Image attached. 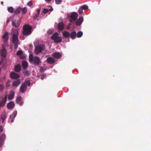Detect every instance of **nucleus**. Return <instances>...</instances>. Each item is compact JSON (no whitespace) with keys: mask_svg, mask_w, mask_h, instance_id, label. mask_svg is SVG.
<instances>
[{"mask_svg":"<svg viewBox=\"0 0 151 151\" xmlns=\"http://www.w3.org/2000/svg\"><path fill=\"white\" fill-rule=\"evenodd\" d=\"M7 115V114L6 112H3L1 114L0 119L2 121V123H3L5 120Z\"/></svg>","mask_w":151,"mask_h":151,"instance_id":"17","label":"nucleus"},{"mask_svg":"<svg viewBox=\"0 0 151 151\" xmlns=\"http://www.w3.org/2000/svg\"><path fill=\"white\" fill-rule=\"evenodd\" d=\"M10 85V81L7 82L6 83V87H9Z\"/></svg>","mask_w":151,"mask_h":151,"instance_id":"46","label":"nucleus"},{"mask_svg":"<svg viewBox=\"0 0 151 151\" xmlns=\"http://www.w3.org/2000/svg\"><path fill=\"white\" fill-rule=\"evenodd\" d=\"M25 83H26L27 85L28 86H29L30 85V82L29 81H27Z\"/></svg>","mask_w":151,"mask_h":151,"instance_id":"45","label":"nucleus"},{"mask_svg":"<svg viewBox=\"0 0 151 151\" xmlns=\"http://www.w3.org/2000/svg\"><path fill=\"white\" fill-rule=\"evenodd\" d=\"M27 10V8L26 7H24L23 8H21V12H22L23 14H25Z\"/></svg>","mask_w":151,"mask_h":151,"instance_id":"27","label":"nucleus"},{"mask_svg":"<svg viewBox=\"0 0 151 151\" xmlns=\"http://www.w3.org/2000/svg\"><path fill=\"white\" fill-rule=\"evenodd\" d=\"M40 9H38L37 10V14L38 15H39L40 14Z\"/></svg>","mask_w":151,"mask_h":151,"instance_id":"47","label":"nucleus"},{"mask_svg":"<svg viewBox=\"0 0 151 151\" xmlns=\"http://www.w3.org/2000/svg\"><path fill=\"white\" fill-rule=\"evenodd\" d=\"M47 62L49 64H53L55 62L54 59L52 57H48L47 59Z\"/></svg>","mask_w":151,"mask_h":151,"instance_id":"21","label":"nucleus"},{"mask_svg":"<svg viewBox=\"0 0 151 151\" xmlns=\"http://www.w3.org/2000/svg\"><path fill=\"white\" fill-rule=\"evenodd\" d=\"M9 20H7V21H6V23H9Z\"/></svg>","mask_w":151,"mask_h":151,"instance_id":"52","label":"nucleus"},{"mask_svg":"<svg viewBox=\"0 0 151 151\" xmlns=\"http://www.w3.org/2000/svg\"><path fill=\"white\" fill-rule=\"evenodd\" d=\"M78 17V15L76 12H73L72 13L70 17L69 21L71 23H73L76 21Z\"/></svg>","mask_w":151,"mask_h":151,"instance_id":"5","label":"nucleus"},{"mask_svg":"<svg viewBox=\"0 0 151 151\" xmlns=\"http://www.w3.org/2000/svg\"><path fill=\"white\" fill-rule=\"evenodd\" d=\"M52 8H51L49 10V11H52Z\"/></svg>","mask_w":151,"mask_h":151,"instance_id":"50","label":"nucleus"},{"mask_svg":"<svg viewBox=\"0 0 151 151\" xmlns=\"http://www.w3.org/2000/svg\"><path fill=\"white\" fill-rule=\"evenodd\" d=\"M45 49V46L42 45L36 46L35 48V53L37 55L40 53L41 52Z\"/></svg>","mask_w":151,"mask_h":151,"instance_id":"4","label":"nucleus"},{"mask_svg":"<svg viewBox=\"0 0 151 151\" xmlns=\"http://www.w3.org/2000/svg\"><path fill=\"white\" fill-rule=\"evenodd\" d=\"M14 96V92L13 91H12L10 93L9 95L8 99H9L11 100L13 98Z\"/></svg>","mask_w":151,"mask_h":151,"instance_id":"22","label":"nucleus"},{"mask_svg":"<svg viewBox=\"0 0 151 151\" xmlns=\"http://www.w3.org/2000/svg\"><path fill=\"white\" fill-rule=\"evenodd\" d=\"M58 27L59 30H62L64 28V24L63 22H59L58 24Z\"/></svg>","mask_w":151,"mask_h":151,"instance_id":"19","label":"nucleus"},{"mask_svg":"<svg viewBox=\"0 0 151 151\" xmlns=\"http://www.w3.org/2000/svg\"><path fill=\"white\" fill-rule=\"evenodd\" d=\"M49 11V10L47 9H45L43 11V12L44 14H46Z\"/></svg>","mask_w":151,"mask_h":151,"instance_id":"38","label":"nucleus"},{"mask_svg":"<svg viewBox=\"0 0 151 151\" xmlns=\"http://www.w3.org/2000/svg\"><path fill=\"white\" fill-rule=\"evenodd\" d=\"M39 15H38L37 14H35V16L34 17V18L35 19H37L39 16Z\"/></svg>","mask_w":151,"mask_h":151,"instance_id":"48","label":"nucleus"},{"mask_svg":"<svg viewBox=\"0 0 151 151\" xmlns=\"http://www.w3.org/2000/svg\"><path fill=\"white\" fill-rule=\"evenodd\" d=\"M63 36L65 38H67L70 36V33L67 31H64L63 33Z\"/></svg>","mask_w":151,"mask_h":151,"instance_id":"23","label":"nucleus"},{"mask_svg":"<svg viewBox=\"0 0 151 151\" xmlns=\"http://www.w3.org/2000/svg\"><path fill=\"white\" fill-rule=\"evenodd\" d=\"M21 69V66L20 64H18L15 66L14 70L15 72H19Z\"/></svg>","mask_w":151,"mask_h":151,"instance_id":"18","label":"nucleus"},{"mask_svg":"<svg viewBox=\"0 0 151 151\" xmlns=\"http://www.w3.org/2000/svg\"><path fill=\"white\" fill-rule=\"evenodd\" d=\"M24 75L27 76H29L30 74L29 73V71L28 70L24 72Z\"/></svg>","mask_w":151,"mask_h":151,"instance_id":"36","label":"nucleus"},{"mask_svg":"<svg viewBox=\"0 0 151 151\" xmlns=\"http://www.w3.org/2000/svg\"><path fill=\"white\" fill-rule=\"evenodd\" d=\"M45 76V75L44 74H42L40 76V79L42 80H43Z\"/></svg>","mask_w":151,"mask_h":151,"instance_id":"41","label":"nucleus"},{"mask_svg":"<svg viewBox=\"0 0 151 151\" xmlns=\"http://www.w3.org/2000/svg\"><path fill=\"white\" fill-rule=\"evenodd\" d=\"M62 2L61 0H55V2L56 4H59Z\"/></svg>","mask_w":151,"mask_h":151,"instance_id":"33","label":"nucleus"},{"mask_svg":"<svg viewBox=\"0 0 151 151\" xmlns=\"http://www.w3.org/2000/svg\"><path fill=\"white\" fill-rule=\"evenodd\" d=\"M71 26V23H70L68 25L66 28L67 29H70V28Z\"/></svg>","mask_w":151,"mask_h":151,"instance_id":"42","label":"nucleus"},{"mask_svg":"<svg viewBox=\"0 0 151 151\" xmlns=\"http://www.w3.org/2000/svg\"><path fill=\"white\" fill-rule=\"evenodd\" d=\"M21 23V22L19 20L14 19L12 21V26L16 28L19 27Z\"/></svg>","mask_w":151,"mask_h":151,"instance_id":"6","label":"nucleus"},{"mask_svg":"<svg viewBox=\"0 0 151 151\" xmlns=\"http://www.w3.org/2000/svg\"><path fill=\"white\" fill-rule=\"evenodd\" d=\"M5 139V134H2L0 137V147L3 146Z\"/></svg>","mask_w":151,"mask_h":151,"instance_id":"8","label":"nucleus"},{"mask_svg":"<svg viewBox=\"0 0 151 151\" xmlns=\"http://www.w3.org/2000/svg\"><path fill=\"white\" fill-rule=\"evenodd\" d=\"M33 63L34 65H35L36 66H38L41 63V61L38 57L35 56L34 57V59Z\"/></svg>","mask_w":151,"mask_h":151,"instance_id":"7","label":"nucleus"},{"mask_svg":"<svg viewBox=\"0 0 151 151\" xmlns=\"http://www.w3.org/2000/svg\"><path fill=\"white\" fill-rule=\"evenodd\" d=\"M33 4L32 2V1H30L27 4V5L28 6H31Z\"/></svg>","mask_w":151,"mask_h":151,"instance_id":"35","label":"nucleus"},{"mask_svg":"<svg viewBox=\"0 0 151 151\" xmlns=\"http://www.w3.org/2000/svg\"><path fill=\"white\" fill-rule=\"evenodd\" d=\"M32 27L28 24H25L23 27V34L24 35H28L32 32Z\"/></svg>","mask_w":151,"mask_h":151,"instance_id":"1","label":"nucleus"},{"mask_svg":"<svg viewBox=\"0 0 151 151\" xmlns=\"http://www.w3.org/2000/svg\"><path fill=\"white\" fill-rule=\"evenodd\" d=\"M19 104L20 105L22 106L23 104V101H22L20 102Z\"/></svg>","mask_w":151,"mask_h":151,"instance_id":"49","label":"nucleus"},{"mask_svg":"<svg viewBox=\"0 0 151 151\" xmlns=\"http://www.w3.org/2000/svg\"><path fill=\"white\" fill-rule=\"evenodd\" d=\"M45 1L47 2H49L51 0H45Z\"/></svg>","mask_w":151,"mask_h":151,"instance_id":"51","label":"nucleus"},{"mask_svg":"<svg viewBox=\"0 0 151 151\" xmlns=\"http://www.w3.org/2000/svg\"><path fill=\"white\" fill-rule=\"evenodd\" d=\"M23 53V52L21 50H19L17 51V54L18 55H20Z\"/></svg>","mask_w":151,"mask_h":151,"instance_id":"34","label":"nucleus"},{"mask_svg":"<svg viewBox=\"0 0 151 151\" xmlns=\"http://www.w3.org/2000/svg\"><path fill=\"white\" fill-rule=\"evenodd\" d=\"M83 21V19L82 17H80L77 19L76 22V25L77 26H80Z\"/></svg>","mask_w":151,"mask_h":151,"instance_id":"12","label":"nucleus"},{"mask_svg":"<svg viewBox=\"0 0 151 151\" xmlns=\"http://www.w3.org/2000/svg\"><path fill=\"white\" fill-rule=\"evenodd\" d=\"M53 56L55 58H60L61 57L62 55L59 52H55L53 54Z\"/></svg>","mask_w":151,"mask_h":151,"instance_id":"20","label":"nucleus"},{"mask_svg":"<svg viewBox=\"0 0 151 151\" xmlns=\"http://www.w3.org/2000/svg\"><path fill=\"white\" fill-rule=\"evenodd\" d=\"M14 106L15 104L14 102L11 101L7 104V106L8 109H11L14 107Z\"/></svg>","mask_w":151,"mask_h":151,"instance_id":"16","label":"nucleus"},{"mask_svg":"<svg viewBox=\"0 0 151 151\" xmlns=\"http://www.w3.org/2000/svg\"><path fill=\"white\" fill-rule=\"evenodd\" d=\"M45 70L43 67H41L40 68V71L41 73H42Z\"/></svg>","mask_w":151,"mask_h":151,"instance_id":"37","label":"nucleus"},{"mask_svg":"<svg viewBox=\"0 0 151 151\" xmlns=\"http://www.w3.org/2000/svg\"><path fill=\"white\" fill-rule=\"evenodd\" d=\"M76 32L75 31H73L71 32L70 34V36L71 39H74L76 38Z\"/></svg>","mask_w":151,"mask_h":151,"instance_id":"25","label":"nucleus"},{"mask_svg":"<svg viewBox=\"0 0 151 151\" xmlns=\"http://www.w3.org/2000/svg\"><path fill=\"white\" fill-rule=\"evenodd\" d=\"M7 9L9 12L11 13H13L14 12L13 7L12 6L8 7Z\"/></svg>","mask_w":151,"mask_h":151,"instance_id":"30","label":"nucleus"},{"mask_svg":"<svg viewBox=\"0 0 151 151\" xmlns=\"http://www.w3.org/2000/svg\"><path fill=\"white\" fill-rule=\"evenodd\" d=\"M21 83V81L20 79H17L14 81L13 82L12 86L13 87H17L19 86Z\"/></svg>","mask_w":151,"mask_h":151,"instance_id":"13","label":"nucleus"},{"mask_svg":"<svg viewBox=\"0 0 151 151\" xmlns=\"http://www.w3.org/2000/svg\"><path fill=\"white\" fill-rule=\"evenodd\" d=\"M27 89V84L22 83L20 86V91L21 93H23L25 92Z\"/></svg>","mask_w":151,"mask_h":151,"instance_id":"10","label":"nucleus"},{"mask_svg":"<svg viewBox=\"0 0 151 151\" xmlns=\"http://www.w3.org/2000/svg\"><path fill=\"white\" fill-rule=\"evenodd\" d=\"M34 58L32 55H30L29 56V60L30 62H33L34 60Z\"/></svg>","mask_w":151,"mask_h":151,"instance_id":"31","label":"nucleus"},{"mask_svg":"<svg viewBox=\"0 0 151 151\" xmlns=\"http://www.w3.org/2000/svg\"><path fill=\"white\" fill-rule=\"evenodd\" d=\"M3 4V1H2V2H1V4Z\"/></svg>","mask_w":151,"mask_h":151,"instance_id":"53","label":"nucleus"},{"mask_svg":"<svg viewBox=\"0 0 151 151\" xmlns=\"http://www.w3.org/2000/svg\"><path fill=\"white\" fill-rule=\"evenodd\" d=\"M83 33L81 31H79L77 33L76 35L77 37L78 38L81 37L83 35Z\"/></svg>","mask_w":151,"mask_h":151,"instance_id":"29","label":"nucleus"},{"mask_svg":"<svg viewBox=\"0 0 151 151\" xmlns=\"http://www.w3.org/2000/svg\"><path fill=\"white\" fill-rule=\"evenodd\" d=\"M17 114V111H14L10 116V118L11 119V122H14V120L15 117H16Z\"/></svg>","mask_w":151,"mask_h":151,"instance_id":"14","label":"nucleus"},{"mask_svg":"<svg viewBox=\"0 0 151 151\" xmlns=\"http://www.w3.org/2000/svg\"><path fill=\"white\" fill-rule=\"evenodd\" d=\"M28 63L26 61H23L22 62V66L24 69H26L28 67Z\"/></svg>","mask_w":151,"mask_h":151,"instance_id":"26","label":"nucleus"},{"mask_svg":"<svg viewBox=\"0 0 151 151\" xmlns=\"http://www.w3.org/2000/svg\"><path fill=\"white\" fill-rule=\"evenodd\" d=\"M51 37L55 43H60L62 42V39L60 37L58 36L57 32H56L53 34Z\"/></svg>","mask_w":151,"mask_h":151,"instance_id":"3","label":"nucleus"},{"mask_svg":"<svg viewBox=\"0 0 151 151\" xmlns=\"http://www.w3.org/2000/svg\"><path fill=\"white\" fill-rule=\"evenodd\" d=\"M53 30L52 29L49 30L48 31V33L49 34H51L53 32Z\"/></svg>","mask_w":151,"mask_h":151,"instance_id":"43","label":"nucleus"},{"mask_svg":"<svg viewBox=\"0 0 151 151\" xmlns=\"http://www.w3.org/2000/svg\"><path fill=\"white\" fill-rule=\"evenodd\" d=\"M3 131V128L2 126H0V134Z\"/></svg>","mask_w":151,"mask_h":151,"instance_id":"44","label":"nucleus"},{"mask_svg":"<svg viewBox=\"0 0 151 151\" xmlns=\"http://www.w3.org/2000/svg\"><path fill=\"white\" fill-rule=\"evenodd\" d=\"M21 12V7H18L14 11V13L16 14H19Z\"/></svg>","mask_w":151,"mask_h":151,"instance_id":"24","label":"nucleus"},{"mask_svg":"<svg viewBox=\"0 0 151 151\" xmlns=\"http://www.w3.org/2000/svg\"><path fill=\"white\" fill-rule=\"evenodd\" d=\"M18 34L17 32L16 34L13 35L12 37V43L14 44V47L15 49H17L18 48V45L19 44Z\"/></svg>","mask_w":151,"mask_h":151,"instance_id":"2","label":"nucleus"},{"mask_svg":"<svg viewBox=\"0 0 151 151\" xmlns=\"http://www.w3.org/2000/svg\"><path fill=\"white\" fill-rule=\"evenodd\" d=\"M4 86L2 84H0V91H2L3 90Z\"/></svg>","mask_w":151,"mask_h":151,"instance_id":"40","label":"nucleus"},{"mask_svg":"<svg viewBox=\"0 0 151 151\" xmlns=\"http://www.w3.org/2000/svg\"><path fill=\"white\" fill-rule=\"evenodd\" d=\"M10 76L12 79H17L19 78L20 76L17 74L12 72L10 74Z\"/></svg>","mask_w":151,"mask_h":151,"instance_id":"11","label":"nucleus"},{"mask_svg":"<svg viewBox=\"0 0 151 151\" xmlns=\"http://www.w3.org/2000/svg\"><path fill=\"white\" fill-rule=\"evenodd\" d=\"M8 35L9 33L8 32H6L4 33L2 37V38L3 39L4 42H6L8 40L9 38Z\"/></svg>","mask_w":151,"mask_h":151,"instance_id":"15","label":"nucleus"},{"mask_svg":"<svg viewBox=\"0 0 151 151\" xmlns=\"http://www.w3.org/2000/svg\"><path fill=\"white\" fill-rule=\"evenodd\" d=\"M7 51L4 47H3L2 49L0 50V54L1 56L5 58L6 56Z\"/></svg>","mask_w":151,"mask_h":151,"instance_id":"9","label":"nucleus"},{"mask_svg":"<svg viewBox=\"0 0 151 151\" xmlns=\"http://www.w3.org/2000/svg\"><path fill=\"white\" fill-rule=\"evenodd\" d=\"M78 12L80 14L83 13V9L80 7L78 9Z\"/></svg>","mask_w":151,"mask_h":151,"instance_id":"39","label":"nucleus"},{"mask_svg":"<svg viewBox=\"0 0 151 151\" xmlns=\"http://www.w3.org/2000/svg\"><path fill=\"white\" fill-rule=\"evenodd\" d=\"M81 7L84 10L87 9L88 8V6L86 5H84Z\"/></svg>","mask_w":151,"mask_h":151,"instance_id":"32","label":"nucleus"},{"mask_svg":"<svg viewBox=\"0 0 151 151\" xmlns=\"http://www.w3.org/2000/svg\"><path fill=\"white\" fill-rule=\"evenodd\" d=\"M22 98L21 96H19L18 98L16 99V103L17 104H19L20 102L21 101Z\"/></svg>","mask_w":151,"mask_h":151,"instance_id":"28","label":"nucleus"}]
</instances>
